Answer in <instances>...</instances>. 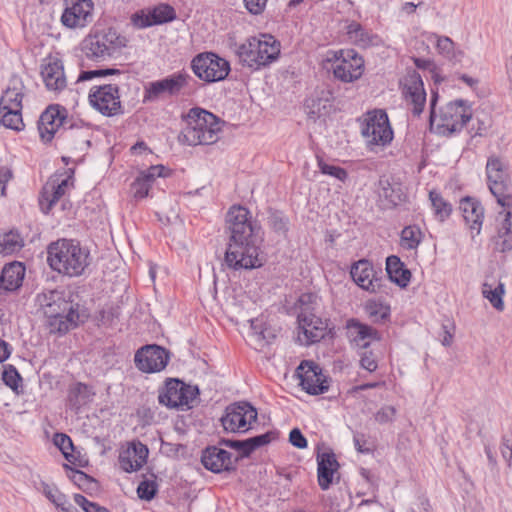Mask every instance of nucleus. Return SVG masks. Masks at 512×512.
<instances>
[{"label":"nucleus","instance_id":"nucleus-6","mask_svg":"<svg viewBox=\"0 0 512 512\" xmlns=\"http://www.w3.org/2000/svg\"><path fill=\"white\" fill-rule=\"evenodd\" d=\"M127 40L109 28L88 34L81 44L84 55L93 61H103L126 47Z\"/></svg>","mask_w":512,"mask_h":512},{"label":"nucleus","instance_id":"nucleus-14","mask_svg":"<svg viewBox=\"0 0 512 512\" xmlns=\"http://www.w3.org/2000/svg\"><path fill=\"white\" fill-rule=\"evenodd\" d=\"M333 74L338 80L350 83L358 80L364 72V60L354 50L334 53Z\"/></svg>","mask_w":512,"mask_h":512},{"label":"nucleus","instance_id":"nucleus-43","mask_svg":"<svg viewBox=\"0 0 512 512\" xmlns=\"http://www.w3.org/2000/svg\"><path fill=\"white\" fill-rule=\"evenodd\" d=\"M365 311L374 322H381L390 314L389 306L375 301H369L365 306Z\"/></svg>","mask_w":512,"mask_h":512},{"label":"nucleus","instance_id":"nucleus-10","mask_svg":"<svg viewBox=\"0 0 512 512\" xmlns=\"http://www.w3.org/2000/svg\"><path fill=\"white\" fill-rule=\"evenodd\" d=\"M486 174L489 189L497 203L509 205L512 196L508 192L511 180L507 163L498 157H490L486 164Z\"/></svg>","mask_w":512,"mask_h":512},{"label":"nucleus","instance_id":"nucleus-57","mask_svg":"<svg viewBox=\"0 0 512 512\" xmlns=\"http://www.w3.org/2000/svg\"><path fill=\"white\" fill-rule=\"evenodd\" d=\"M75 503L80 506L85 512H100L103 508L96 503L88 501L83 495H74Z\"/></svg>","mask_w":512,"mask_h":512},{"label":"nucleus","instance_id":"nucleus-28","mask_svg":"<svg viewBox=\"0 0 512 512\" xmlns=\"http://www.w3.org/2000/svg\"><path fill=\"white\" fill-rule=\"evenodd\" d=\"M82 321V316L78 311V304L70 302L66 311H59V315L55 319L47 322L50 332L66 333L75 328Z\"/></svg>","mask_w":512,"mask_h":512},{"label":"nucleus","instance_id":"nucleus-53","mask_svg":"<svg viewBox=\"0 0 512 512\" xmlns=\"http://www.w3.org/2000/svg\"><path fill=\"white\" fill-rule=\"evenodd\" d=\"M495 245L500 252L512 250V232L498 230Z\"/></svg>","mask_w":512,"mask_h":512},{"label":"nucleus","instance_id":"nucleus-5","mask_svg":"<svg viewBox=\"0 0 512 512\" xmlns=\"http://www.w3.org/2000/svg\"><path fill=\"white\" fill-rule=\"evenodd\" d=\"M240 62L253 69L275 61L280 54V43L269 34L250 37L240 44L236 51Z\"/></svg>","mask_w":512,"mask_h":512},{"label":"nucleus","instance_id":"nucleus-25","mask_svg":"<svg viewBox=\"0 0 512 512\" xmlns=\"http://www.w3.org/2000/svg\"><path fill=\"white\" fill-rule=\"evenodd\" d=\"M346 329L350 341L359 348L366 349L371 342L380 339L376 329L354 318L347 321Z\"/></svg>","mask_w":512,"mask_h":512},{"label":"nucleus","instance_id":"nucleus-18","mask_svg":"<svg viewBox=\"0 0 512 512\" xmlns=\"http://www.w3.org/2000/svg\"><path fill=\"white\" fill-rule=\"evenodd\" d=\"M327 325L315 313L298 314L297 340L301 345H311L320 341L325 336Z\"/></svg>","mask_w":512,"mask_h":512},{"label":"nucleus","instance_id":"nucleus-2","mask_svg":"<svg viewBox=\"0 0 512 512\" xmlns=\"http://www.w3.org/2000/svg\"><path fill=\"white\" fill-rule=\"evenodd\" d=\"M184 121L185 127L178 136L180 143L197 146L210 145L218 141L222 122L214 114L201 108H192Z\"/></svg>","mask_w":512,"mask_h":512},{"label":"nucleus","instance_id":"nucleus-62","mask_svg":"<svg viewBox=\"0 0 512 512\" xmlns=\"http://www.w3.org/2000/svg\"><path fill=\"white\" fill-rule=\"evenodd\" d=\"M12 178V171L8 167L0 169V197L4 195L6 183Z\"/></svg>","mask_w":512,"mask_h":512},{"label":"nucleus","instance_id":"nucleus-50","mask_svg":"<svg viewBox=\"0 0 512 512\" xmlns=\"http://www.w3.org/2000/svg\"><path fill=\"white\" fill-rule=\"evenodd\" d=\"M268 223L278 234L284 235L288 230V220L282 214L272 213L268 218Z\"/></svg>","mask_w":512,"mask_h":512},{"label":"nucleus","instance_id":"nucleus-44","mask_svg":"<svg viewBox=\"0 0 512 512\" xmlns=\"http://www.w3.org/2000/svg\"><path fill=\"white\" fill-rule=\"evenodd\" d=\"M152 22L153 25L162 24L168 21H171L175 18V11L174 9L167 5V4H161L157 7H155L152 11Z\"/></svg>","mask_w":512,"mask_h":512},{"label":"nucleus","instance_id":"nucleus-45","mask_svg":"<svg viewBox=\"0 0 512 512\" xmlns=\"http://www.w3.org/2000/svg\"><path fill=\"white\" fill-rule=\"evenodd\" d=\"M318 167L321 173L334 177L341 182H344L348 177L347 171L345 169L339 166L328 164L322 159L318 160Z\"/></svg>","mask_w":512,"mask_h":512},{"label":"nucleus","instance_id":"nucleus-12","mask_svg":"<svg viewBox=\"0 0 512 512\" xmlns=\"http://www.w3.org/2000/svg\"><path fill=\"white\" fill-rule=\"evenodd\" d=\"M90 105L104 116L121 113L119 87L116 84L95 85L88 95Z\"/></svg>","mask_w":512,"mask_h":512},{"label":"nucleus","instance_id":"nucleus-7","mask_svg":"<svg viewBox=\"0 0 512 512\" xmlns=\"http://www.w3.org/2000/svg\"><path fill=\"white\" fill-rule=\"evenodd\" d=\"M258 412L255 407L245 401L228 405L220 418L221 425L227 433H246L257 421Z\"/></svg>","mask_w":512,"mask_h":512},{"label":"nucleus","instance_id":"nucleus-35","mask_svg":"<svg viewBox=\"0 0 512 512\" xmlns=\"http://www.w3.org/2000/svg\"><path fill=\"white\" fill-rule=\"evenodd\" d=\"M482 296L487 299L493 308L497 311L504 310L503 296L505 294V285L501 281L496 284L485 281L482 285Z\"/></svg>","mask_w":512,"mask_h":512},{"label":"nucleus","instance_id":"nucleus-38","mask_svg":"<svg viewBox=\"0 0 512 512\" xmlns=\"http://www.w3.org/2000/svg\"><path fill=\"white\" fill-rule=\"evenodd\" d=\"M22 109H12L6 108L5 106H0V122L1 124L15 131H20L24 128V123L22 119Z\"/></svg>","mask_w":512,"mask_h":512},{"label":"nucleus","instance_id":"nucleus-54","mask_svg":"<svg viewBox=\"0 0 512 512\" xmlns=\"http://www.w3.org/2000/svg\"><path fill=\"white\" fill-rule=\"evenodd\" d=\"M156 484L153 481H142L138 485L137 494L142 500L150 501L156 494Z\"/></svg>","mask_w":512,"mask_h":512},{"label":"nucleus","instance_id":"nucleus-51","mask_svg":"<svg viewBox=\"0 0 512 512\" xmlns=\"http://www.w3.org/2000/svg\"><path fill=\"white\" fill-rule=\"evenodd\" d=\"M503 208L502 211L499 212V217H501V222L498 227V230H504L512 232V198L509 205L500 204Z\"/></svg>","mask_w":512,"mask_h":512},{"label":"nucleus","instance_id":"nucleus-56","mask_svg":"<svg viewBox=\"0 0 512 512\" xmlns=\"http://www.w3.org/2000/svg\"><path fill=\"white\" fill-rule=\"evenodd\" d=\"M20 380L21 377L14 367L10 366L8 369L4 370L3 381L10 388L16 389Z\"/></svg>","mask_w":512,"mask_h":512},{"label":"nucleus","instance_id":"nucleus-60","mask_svg":"<svg viewBox=\"0 0 512 512\" xmlns=\"http://www.w3.org/2000/svg\"><path fill=\"white\" fill-rule=\"evenodd\" d=\"M289 442L298 449L307 447V440L298 428H294L290 431Z\"/></svg>","mask_w":512,"mask_h":512},{"label":"nucleus","instance_id":"nucleus-46","mask_svg":"<svg viewBox=\"0 0 512 512\" xmlns=\"http://www.w3.org/2000/svg\"><path fill=\"white\" fill-rule=\"evenodd\" d=\"M54 444L60 449L64 457L71 461V451L73 450V443L71 438L63 433H56L53 438Z\"/></svg>","mask_w":512,"mask_h":512},{"label":"nucleus","instance_id":"nucleus-3","mask_svg":"<svg viewBox=\"0 0 512 512\" xmlns=\"http://www.w3.org/2000/svg\"><path fill=\"white\" fill-rule=\"evenodd\" d=\"M47 254L49 266L70 277L81 275L89 265V252L75 240H57L48 246Z\"/></svg>","mask_w":512,"mask_h":512},{"label":"nucleus","instance_id":"nucleus-21","mask_svg":"<svg viewBox=\"0 0 512 512\" xmlns=\"http://www.w3.org/2000/svg\"><path fill=\"white\" fill-rule=\"evenodd\" d=\"M402 84L403 94L408 104L412 106V113L419 116L426 102V92L421 76L412 71L404 77Z\"/></svg>","mask_w":512,"mask_h":512},{"label":"nucleus","instance_id":"nucleus-24","mask_svg":"<svg viewBox=\"0 0 512 512\" xmlns=\"http://www.w3.org/2000/svg\"><path fill=\"white\" fill-rule=\"evenodd\" d=\"M41 76L49 91L61 92L67 86L64 67L60 60L49 59L42 65Z\"/></svg>","mask_w":512,"mask_h":512},{"label":"nucleus","instance_id":"nucleus-16","mask_svg":"<svg viewBox=\"0 0 512 512\" xmlns=\"http://www.w3.org/2000/svg\"><path fill=\"white\" fill-rule=\"evenodd\" d=\"M74 186L73 177L68 174H54L43 186L39 205L44 213H48L54 204Z\"/></svg>","mask_w":512,"mask_h":512},{"label":"nucleus","instance_id":"nucleus-15","mask_svg":"<svg viewBox=\"0 0 512 512\" xmlns=\"http://www.w3.org/2000/svg\"><path fill=\"white\" fill-rule=\"evenodd\" d=\"M353 281L363 290L370 293H387V280L381 270H376L367 260H359L350 271Z\"/></svg>","mask_w":512,"mask_h":512},{"label":"nucleus","instance_id":"nucleus-42","mask_svg":"<svg viewBox=\"0 0 512 512\" xmlns=\"http://www.w3.org/2000/svg\"><path fill=\"white\" fill-rule=\"evenodd\" d=\"M422 233L416 226H407L401 232V246L404 249L412 250L418 247L421 242Z\"/></svg>","mask_w":512,"mask_h":512},{"label":"nucleus","instance_id":"nucleus-41","mask_svg":"<svg viewBox=\"0 0 512 512\" xmlns=\"http://www.w3.org/2000/svg\"><path fill=\"white\" fill-rule=\"evenodd\" d=\"M429 198L439 220L443 221L450 216L452 207L438 192L430 191Z\"/></svg>","mask_w":512,"mask_h":512},{"label":"nucleus","instance_id":"nucleus-32","mask_svg":"<svg viewBox=\"0 0 512 512\" xmlns=\"http://www.w3.org/2000/svg\"><path fill=\"white\" fill-rule=\"evenodd\" d=\"M346 34L352 44L361 48L375 46L380 42L377 35L365 30L361 24L354 21L346 26Z\"/></svg>","mask_w":512,"mask_h":512},{"label":"nucleus","instance_id":"nucleus-37","mask_svg":"<svg viewBox=\"0 0 512 512\" xmlns=\"http://www.w3.org/2000/svg\"><path fill=\"white\" fill-rule=\"evenodd\" d=\"M43 493L60 512H78V509L56 487L43 484Z\"/></svg>","mask_w":512,"mask_h":512},{"label":"nucleus","instance_id":"nucleus-58","mask_svg":"<svg viewBox=\"0 0 512 512\" xmlns=\"http://www.w3.org/2000/svg\"><path fill=\"white\" fill-rule=\"evenodd\" d=\"M396 409L393 406H384L376 414L375 420L378 423H387L393 420Z\"/></svg>","mask_w":512,"mask_h":512},{"label":"nucleus","instance_id":"nucleus-29","mask_svg":"<svg viewBox=\"0 0 512 512\" xmlns=\"http://www.w3.org/2000/svg\"><path fill=\"white\" fill-rule=\"evenodd\" d=\"M25 276V267L20 262L5 265L0 275V291L12 292L21 287Z\"/></svg>","mask_w":512,"mask_h":512},{"label":"nucleus","instance_id":"nucleus-23","mask_svg":"<svg viewBox=\"0 0 512 512\" xmlns=\"http://www.w3.org/2000/svg\"><path fill=\"white\" fill-rule=\"evenodd\" d=\"M37 302L47 319H55L59 315V311H66L68 309V301L64 292L58 290H50L42 292L37 296Z\"/></svg>","mask_w":512,"mask_h":512},{"label":"nucleus","instance_id":"nucleus-13","mask_svg":"<svg viewBox=\"0 0 512 512\" xmlns=\"http://www.w3.org/2000/svg\"><path fill=\"white\" fill-rule=\"evenodd\" d=\"M189 78L185 73H175L166 78L148 82L144 86L143 103H153L177 95L188 84Z\"/></svg>","mask_w":512,"mask_h":512},{"label":"nucleus","instance_id":"nucleus-30","mask_svg":"<svg viewBox=\"0 0 512 512\" xmlns=\"http://www.w3.org/2000/svg\"><path fill=\"white\" fill-rule=\"evenodd\" d=\"M460 209L466 224L472 232H475V235H478L484 218V209L481 204L472 198H465L460 203Z\"/></svg>","mask_w":512,"mask_h":512},{"label":"nucleus","instance_id":"nucleus-9","mask_svg":"<svg viewBox=\"0 0 512 512\" xmlns=\"http://www.w3.org/2000/svg\"><path fill=\"white\" fill-rule=\"evenodd\" d=\"M191 67L198 78L208 83L224 80L231 70L229 62L213 52L196 55Z\"/></svg>","mask_w":512,"mask_h":512},{"label":"nucleus","instance_id":"nucleus-63","mask_svg":"<svg viewBox=\"0 0 512 512\" xmlns=\"http://www.w3.org/2000/svg\"><path fill=\"white\" fill-rule=\"evenodd\" d=\"M249 439H250L251 444H253L254 447L257 449V448H260V447L268 444L271 441V434L265 433V434L258 435V436H255V437H252Z\"/></svg>","mask_w":512,"mask_h":512},{"label":"nucleus","instance_id":"nucleus-1","mask_svg":"<svg viewBox=\"0 0 512 512\" xmlns=\"http://www.w3.org/2000/svg\"><path fill=\"white\" fill-rule=\"evenodd\" d=\"M229 238L225 262L234 270L256 269L264 265L266 255L262 249L261 229L248 209L232 206L226 215Z\"/></svg>","mask_w":512,"mask_h":512},{"label":"nucleus","instance_id":"nucleus-36","mask_svg":"<svg viewBox=\"0 0 512 512\" xmlns=\"http://www.w3.org/2000/svg\"><path fill=\"white\" fill-rule=\"evenodd\" d=\"M436 39V49L440 55L450 61H459L463 57V51L456 49L453 40L447 36L432 35Z\"/></svg>","mask_w":512,"mask_h":512},{"label":"nucleus","instance_id":"nucleus-31","mask_svg":"<svg viewBox=\"0 0 512 512\" xmlns=\"http://www.w3.org/2000/svg\"><path fill=\"white\" fill-rule=\"evenodd\" d=\"M318 483L319 486L326 490L333 481V476L337 472L339 464L334 453L325 452L318 454Z\"/></svg>","mask_w":512,"mask_h":512},{"label":"nucleus","instance_id":"nucleus-52","mask_svg":"<svg viewBox=\"0 0 512 512\" xmlns=\"http://www.w3.org/2000/svg\"><path fill=\"white\" fill-rule=\"evenodd\" d=\"M151 11L146 12L145 10L134 13L131 17V22L134 27L138 29L147 28L153 26Z\"/></svg>","mask_w":512,"mask_h":512},{"label":"nucleus","instance_id":"nucleus-26","mask_svg":"<svg viewBox=\"0 0 512 512\" xmlns=\"http://www.w3.org/2000/svg\"><path fill=\"white\" fill-rule=\"evenodd\" d=\"M204 467L214 473L229 471L233 468L232 455L216 446L207 447L201 457Z\"/></svg>","mask_w":512,"mask_h":512},{"label":"nucleus","instance_id":"nucleus-22","mask_svg":"<svg viewBox=\"0 0 512 512\" xmlns=\"http://www.w3.org/2000/svg\"><path fill=\"white\" fill-rule=\"evenodd\" d=\"M65 116L57 106L48 107L40 116L38 131L43 142H50L63 125Z\"/></svg>","mask_w":512,"mask_h":512},{"label":"nucleus","instance_id":"nucleus-48","mask_svg":"<svg viewBox=\"0 0 512 512\" xmlns=\"http://www.w3.org/2000/svg\"><path fill=\"white\" fill-rule=\"evenodd\" d=\"M318 296L313 293H304L299 298L300 312L314 313L318 306Z\"/></svg>","mask_w":512,"mask_h":512},{"label":"nucleus","instance_id":"nucleus-8","mask_svg":"<svg viewBox=\"0 0 512 512\" xmlns=\"http://www.w3.org/2000/svg\"><path fill=\"white\" fill-rule=\"evenodd\" d=\"M199 390L196 386L186 385L179 379L170 378L159 390L158 401L168 408H192L197 401Z\"/></svg>","mask_w":512,"mask_h":512},{"label":"nucleus","instance_id":"nucleus-17","mask_svg":"<svg viewBox=\"0 0 512 512\" xmlns=\"http://www.w3.org/2000/svg\"><path fill=\"white\" fill-rule=\"evenodd\" d=\"M169 361L168 352L157 345L140 348L134 357L136 367L144 373H156L163 370Z\"/></svg>","mask_w":512,"mask_h":512},{"label":"nucleus","instance_id":"nucleus-64","mask_svg":"<svg viewBox=\"0 0 512 512\" xmlns=\"http://www.w3.org/2000/svg\"><path fill=\"white\" fill-rule=\"evenodd\" d=\"M501 453L503 458L506 461H510L512 458V444L511 441L507 438H503L502 441V447H501Z\"/></svg>","mask_w":512,"mask_h":512},{"label":"nucleus","instance_id":"nucleus-33","mask_svg":"<svg viewBox=\"0 0 512 512\" xmlns=\"http://www.w3.org/2000/svg\"><path fill=\"white\" fill-rule=\"evenodd\" d=\"M24 85L18 76L11 77L9 85L0 99V106L12 109H22Z\"/></svg>","mask_w":512,"mask_h":512},{"label":"nucleus","instance_id":"nucleus-11","mask_svg":"<svg viewBox=\"0 0 512 512\" xmlns=\"http://www.w3.org/2000/svg\"><path fill=\"white\" fill-rule=\"evenodd\" d=\"M362 134L371 149L374 146L388 145L393 139V130L386 112L383 110L368 112Z\"/></svg>","mask_w":512,"mask_h":512},{"label":"nucleus","instance_id":"nucleus-40","mask_svg":"<svg viewBox=\"0 0 512 512\" xmlns=\"http://www.w3.org/2000/svg\"><path fill=\"white\" fill-rule=\"evenodd\" d=\"M307 114L311 118H320L327 115L331 108L329 98L323 97H310L306 100Z\"/></svg>","mask_w":512,"mask_h":512},{"label":"nucleus","instance_id":"nucleus-47","mask_svg":"<svg viewBox=\"0 0 512 512\" xmlns=\"http://www.w3.org/2000/svg\"><path fill=\"white\" fill-rule=\"evenodd\" d=\"M167 171L168 170L163 165H154L149 167L147 170L142 171L139 176L145 182L149 183L151 187L157 177L167 176Z\"/></svg>","mask_w":512,"mask_h":512},{"label":"nucleus","instance_id":"nucleus-20","mask_svg":"<svg viewBox=\"0 0 512 512\" xmlns=\"http://www.w3.org/2000/svg\"><path fill=\"white\" fill-rule=\"evenodd\" d=\"M300 385L309 394L318 395L328 390V385L321 369L313 362L303 361L297 368Z\"/></svg>","mask_w":512,"mask_h":512},{"label":"nucleus","instance_id":"nucleus-61","mask_svg":"<svg viewBox=\"0 0 512 512\" xmlns=\"http://www.w3.org/2000/svg\"><path fill=\"white\" fill-rule=\"evenodd\" d=\"M246 9L254 15L261 14L267 4V0H243Z\"/></svg>","mask_w":512,"mask_h":512},{"label":"nucleus","instance_id":"nucleus-49","mask_svg":"<svg viewBox=\"0 0 512 512\" xmlns=\"http://www.w3.org/2000/svg\"><path fill=\"white\" fill-rule=\"evenodd\" d=\"M118 72L119 71L116 69H96V70L82 71L77 78L76 84H80L84 81L92 80V79L98 78V77L113 75Z\"/></svg>","mask_w":512,"mask_h":512},{"label":"nucleus","instance_id":"nucleus-34","mask_svg":"<svg viewBox=\"0 0 512 512\" xmlns=\"http://www.w3.org/2000/svg\"><path fill=\"white\" fill-rule=\"evenodd\" d=\"M386 272L391 282L401 288L408 286L411 272L405 268L399 257L391 255L386 259Z\"/></svg>","mask_w":512,"mask_h":512},{"label":"nucleus","instance_id":"nucleus-27","mask_svg":"<svg viewBox=\"0 0 512 512\" xmlns=\"http://www.w3.org/2000/svg\"><path fill=\"white\" fill-rule=\"evenodd\" d=\"M148 448L142 443H133L122 451L119 456V463L125 472L137 471L146 463Z\"/></svg>","mask_w":512,"mask_h":512},{"label":"nucleus","instance_id":"nucleus-4","mask_svg":"<svg viewBox=\"0 0 512 512\" xmlns=\"http://www.w3.org/2000/svg\"><path fill=\"white\" fill-rule=\"evenodd\" d=\"M438 94L433 92L430 102V124L435 126L441 134L450 135L461 131L472 118V109L465 100H455L448 103L440 110L439 115L435 112V105Z\"/></svg>","mask_w":512,"mask_h":512},{"label":"nucleus","instance_id":"nucleus-55","mask_svg":"<svg viewBox=\"0 0 512 512\" xmlns=\"http://www.w3.org/2000/svg\"><path fill=\"white\" fill-rule=\"evenodd\" d=\"M150 188V184L138 176L131 184V193L135 199H143L148 196Z\"/></svg>","mask_w":512,"mask_h":512},{"label":"nucleus","instance_id":"nucleus-39","mask_svg":"<svg viewBox=\"0 0 512 512\" xmlns=\"http://www.w3.org/2000/svg\"><path fill=\"white\" fill-rule=\"evenodd\" d=\"M24 240L16 231H10L0 237V253L10 255L21 250Z\"/></svg>","mask_w":512,"mask_h":512},{"label":"nucleus","instance_id":"nucleus-59","mask_svg":"<svg viewBox=\"0 0 512 512\" xmlns=\"http://www.w3.org/2000/svg\"><path fill=\"white\" fill-rule=\"evenodd\" d=\"M360 365L369 372H374L378 367L375 356L368 351L361 354Z\"/></svg>","mask_w":512,"mask_h":512},{"label":"nucleus","instance_id":"nucleus-19","mask_svg":"<svg viewBox=\"0 0 512 512\" xmlns=\"http://www.w3.org/2000/svg\"><path fill=\"white\" fill-rule=\"evenodd\" d=\"M94 3L92 0H72L62 16L61 22L68 28H83L93 19Z\"/></svg>","mask_w":512,"mask_h":512}]
</instances>
